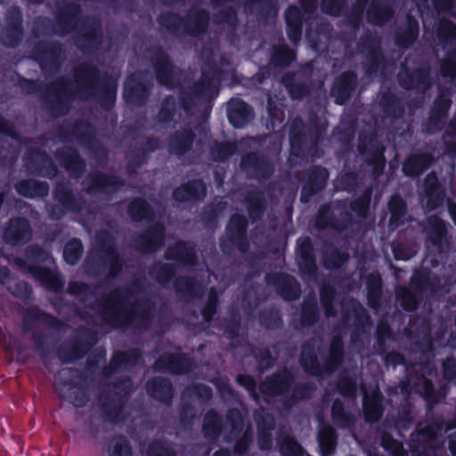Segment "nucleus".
Returning a JSON list of instances; mask_svg holds the SVG:
<instances>
[{
    "label": "nucleus",
    "instance_id": "43",
    "mask_svg": "<svg viewBox=\"0 0 456 456\" xmlns=\"http://www.w3.org/2000/svg\"><path fill=\"white\" fill-rule=\"evenodd\" d=\"M177 287L180 290H185L189 293H193L195 289L194 285L191 282H190V284H188V286L184 289L181 287L180 283H178Z\"/></svg>",
    "mask_w": 456,
    "mask_h": 456
},
{
    "label": "nucleus",
    "instance_id": "27",
    "mask_svg": "<svg viewBox=\"0 0 456 456\" xmlns=\"http://www.w3.org/2000/svg\"><path fill=\"white\" fill-rule=\"evenodd\" d=\"M149 456H174V452L163 444H156L151 447Z\"/></svg>",
    "mask_w": 456,
    "mask_h": 456
},
{
    "label": "nucleus",
    "instance_id": "55",
    "mask_svg": "<svg viewBox=\"0 0 456 456\" xmlns=\"http://www.w3.org/2000/svg\"><path fill=\"white\" fill-rule=\"evenodd\" d=\"M400 445L397 444H395V450L393 451L394 453L397 454V451L399 450Z\"/></svg>",
    "mask_w": 456,
    "mask_h": 456
},
{
    "label": "nucleus",
    "instance_id": "23",
    "mask_svg": "<svg viewBox=\"0 0 456 456\" xmlns=\"http://www.w3.org/2000/svg\"><path fill=\"white\" fill-rule=\"evenodd\" d=\"M163 238V229L162 227L159 226L153 231L150 232L147 235L146 240H147V249L151 250L154 249L157 246H159Z\"/></svg>",
    "mask_w": 456,
    "mask_h": 456
},
{
    "label": "nucleus",
    "instance_id": "22",
    "mask_svg": "<svg viewBox=\"0 0 456 456\" xmlns=\"http://www.w3.org/2000/svg\"><path fill=\"white\" fill-rule=\"evenodd\" d=\"M282 453L289 456H302L303 449L292 438H286L281 445Z\"/></svg>",
    "mask_w": 456,
    "mask_h": 456
},
{
    "label": "nucleus",
    "instance_id": "39",
    "mask_svg": "<svg viewBox=\"0 0 456 456\" xmlns=\"http://www.w3.org/2000/svg\"><path fill=\"white\" fill-rule=\"evenodd\" d=\"M421 436L431 439L436 436V432L433 430V427H428V429H420Z\"/></svg>",
    "mask_w": 456,
    "mask_h": 456
},
{
    "label": "nucleus",
    "instance_id": "20",
    "mask_svg": "<svg viewBox=\"0 0 456 456\" xmlns=\"http://www.w3.org/2000/svg\"><path fill=\"white\" fill-rule=\"evenodd\" d=\"M38 278L51 289L56 290L61 287V282L59 278L50 271H39Z\"/></svg>",
    "mask_w": 456,
    "mask_h": 456
},
{
    "label": "nucleus",
    "instance_id": "50",
    "mask_svg": "<svg viewBox=\"0 0 456 456\" xmlns=\"http://www.w3.org/2000/svg\"><path fill=\"white\" fill-rule=\"evenodd\" d=\"M446 366V363H444V367ZM444 376L447 378V379H452V373H451L450 371L446 370V369L444 368Z\"/></svg>",
    "mask_w": 456,
    "mask_h": 456
},
{
    "label": "nucleus",
    "instance_id": "46",
    "mask_svg": "<svg viewBox=\"0 0 456 456\" xmlns=\"http://www.w3.org/2000/svg\"><path fill=\"white\" fill-rule=\"evenodd\" d=\"M449 446L452 453L456 455V440H452Z\"/></svg>",
    "mask_w": 456,
    "mask_h": 456
},
{
    "label": "nucleus",
    "instance_id": "13",
    "mask_svg": "<svg viewBox=\"0 0 456 456\" xmlns=\"http://www.w3.org/2000/svg\"><path fill=\"white\" fill-rule=\"evenodd\" d=\"M424 187L428 196V205L430 208H434L436 204H431L433 198L439 199L441 196V192L437 184V178L434 174H430L427 176Z\"/></svg>",
    "mask_w": 456,
    "mask_h": 456
},
{
    "label": "nucleus",
    "instance_id": "47",
    "mask_svg": "<svg viewBox=\"0 0 456 456\" xmlns=\"http://www.w3.org/2000/svg\"><path fill=\"white\" fill-rule=\"evenodd\" d=\"M434 5L437 8V9H444L447 7V4H438V0H432Z\"/></svg>",
    "mask_w": 456,
    "mask_h": 456
},
{
    "label": "nucleus",
    "instance_id": "29",
    "mask_svg": "<svg viewBox=\"0 0 456 456\" xmlns=\"http://www.w3.org/2000/svg\"><path fill=\"white\" fill-rule=\"evenodd\" d=\"M338 388L342 391L344 395H353L354 390V384L351 380H343L338 384Z\"/></svg>",
    "mask_w": 456,
    "mask_h": 456
},
{
    "label": "nucleus",
    "instance_id": "48",
    "mask_svg": "<svg viewBox=\"0 0 456 456\" xmlns=\"http://www.w3.org/2000/svg\"><path fill=\"white\" fill-rule=\"evenodd\" d=\"M424 386H425V392L427 395H428L429 391L431 390L432 386L428 380L424 381Z\"/></svg>",
    "mask_w": 456,
    "mask_h": 456
},
{
    "label": "nucleus",
    "instance_id": "4",
    "mask_svg": "<svg viewBox=\"0 0 456 456\" xmlns=\"http://www.w3.org/2000/svg\"><path fill=\"white\" fill-rule=\"evenodd\" d=\"M206 193V187L201 181L185 184L175 191V200L182 201L189 199H200Z\"/></svg>",
    "mask_w": 456,
    "mask_h": 456
},
{
    "label": "nucleus",
    "instance_id": "31",
    "mask_svg": "<svg viewBox=\"0 0 456 456\" xmlns=\"http://www.w3.org/2000/svg\"><path fill=\"white\" fill-rule=\"evenodd\" d=\"M289 27V37L293 43L299 40L301 35V25L288 26Z\"/></svg>",
    "mask_w": 456,
    "mask_h": 456
},
{
    "label": "nucleus",
    "instance_id": "62",
    "mask_svg": "<svg viewBox=\"0 0 456 456\" xmlns=\"http://www.w3.org/2000/svg\"><path fill=\"white\" fill-rule=\"evenodd\" d=\"M385 447H387V441H384Z\"/></svg>",
    "mask_w": 456,
    "mask_h": 456
},
{
    "label": "nucleus",
    "instance_id": "6",
    "mask_svg": "<svg viewBox=\"0 0 456 456\" xmlns=\"http://www.w3.org/2000/svg\"><path fill=\"white\" fill-rule=\"evenodd\" d=\"M430 160L428 155L412 156L404 163L403 170L408 175H416L430 163Z\"/></svg>",
    "mask_w": 456,
    "mask_h": 456
},
{
    "label": "nucleus",
    "instance_id": "52",
    "mask_svg": "<svg viewBox=\"0 0 456 456\" xmlns=\"http://www.w3.org/2000/svg\"><path fill=\"white\" fill-rule=\"evenodd\" d=\"M166 109H167V108L165 107V109H163V110L160 111V118H161L162 119H166V118H167V115H166V110H167Z\"/></svg>",
    "mask_w": 456,
    "mask_h": 456
},
{
    "label": "nucleus",
    "instance_id": "1",
    "mask_svg": "<svg viewBox=\"0 0 456 456\" xmlns=\"http://www.w3.org/2000/svg\"><path fill=\"white\" fill-rule=\"evenodd\" d=\"M251 117V110L244 102L236 99L229 102L228 118L233 126H244Z\"/></svg>",
    "mask_w": 456,
    "mask_h": 456
},
{
    "label": "nucleus",
    "instance_id": "30",
    "mask_svg": "<svg viewBox=\"0 0 456 456\" xmlns=\"http://www.w3.org/2000/svg\"><path fill=\"white\" fill-rule=\"evenodd\" d=\"M442 73L446 77H453L456 75V62L447 61L442 66Z\"/></svg>",
    "mask_w": 456,
    "mask_h": 456
},
{
    "label": "nucleus",
    "instance_id": "16",
    "mask_svg": "<svg viewBox=\"0 0 456 456\" xmlns=\"http://www.w3.org/2000/svg\"><path fill=\"white\" fill-rule=\"evenodd\" d=\"M391 212V223H398L400 217L404 213V203L401 198L397 196L392 197L388 204Z\"/></svg>",
    "mask_w": 456,
    "mask_h": 456
},
{
    "label": "nucleus",
    "instance_id": "37",
    "mask_svg": "<svg viewBox=\"0 0 456 456\" xmlns=\"http://www.w3.org/2000/svg\"><path fill=\"white\" fill-rule=\"evenodd\" d=\"M372 281H373V285L371 288V295H370V304L374 305L372 297H373V295L378 294L376 289H379V277H378L377 275H374L372 277Z\"/></svg>",
    "mask_w": 456,
    "mask_h": 456
},
{
    "label": "nucleus",
    "instance_id": "33",
    "mask_svg": "<svg viewBox=\"0 0 456 456\" xmlns=\"http://www.w3.org/2000/svg\"><path fill=\"white\" fill-rule=\"evenodd\" d=\"M314 361L315 360L311 359L310 362H308L305 353L302 354L301 362L304 365V367L305 368V370L313 375H317V374H319V371L317 370H315V368L314 366Z\"/></svg>",
    "mask_w": 456,
    "mask_h": 456
},
{
    "label": "nucleus",
    "instance_id": "41",
    "mask_svg": "<svg viewBox=\"0 0 456 456\" xmlns=\"http://www.w3.org/2000/svg\"><path fill=\"white\" fill-rule=\"evenodd\" d=\"M448 208H449V212L451 214V216H452L454 224H456V204L450 202L448 205Z\"/></svg>",
    "mask_w": 456,
    "mask_h": 456
},
{
    "label": "nucleus",
    "instance_id": "7",
    "mask_svg": "<svg viewBox=\"0 0 456 456\" xmlns=\"http://www.w3.org/2000/svg\"><path fill=\"white\" fill-rule=\"evenodd\" d=\"M319 444L322 456H329L335 444L334 432L330 427H322L320 430Z\"/></svg>",
    "mask_w": 456,
    "mask_h": 456
},
{
    "label": "nucleus",
    "instance_id": "28",
    "mask_svg": "<svg viewBox=\"0 0 456 456\" xmlns=\"http://www.w3.org/2000/svg\"><path fill=\"white\" fill-rule=\"evenodd\" d=\"M134 78H129L125 86V96L126 98L129 99V101L134 102V97L135 96L137 93V89L134 86Z\"/></svg>",
    "mask_w": 456,
    "mask_h": 456
},
{
    "label": "nucleus",
    "instance_id": "8",
    "mask_svg": "<svg viewBox=\"0 0 456 456\" xmlns=\"http://www.w3.org/2000/svg\"><path fill=\"white\" fill-rule=\"evenodd\" d=\"M167 256L170 259H176L186 264H192L194 252L193 249L184 243L177 244L174 248H170Z\"/></svg>",
    "mask_w": 456,
    "mask_h": 456
},
{
    "label": "nucleus",
    "instance_id": "61",
    "mask_svg": "<svg viewBox=\"0 0 456 456\" xmlns=\"http://www.w3.org/2000/svg\"><path fill=\"white\" fill-rule=\"evenodd\" d=\"M304 243H305V244H306V245H308V244H309V240H304Z\"/></svg>",
    "mask_w": 456,
    "mask_h": 456
},
{
    "label": "nucleus",
    "instance_id": "57",
    "mask_svg": "<svg viewBox=\"0 0 456 456\" xmlns=\"http://www.w3.org/2000/svg\"><path fill=\"white\" fill-rule=\"evenodd\" d=\"M338 407H339V405H338V403H336V404L333 406V411H335Z\"/></svg>",
    "mask_w": 456,
    "mask_h": 456
},
{
    "label": "nucleus",
    "instance_id": "35",
    "mask_svg": "<svg viewBox=\"0 0 456 456\" xmlns=\"http://www.w3.org/2000/svg\"><path fill=\"white\" fill-rule=\"evenodd\" d=\"M341 354V345L338 340H335L331 346L332 361H337Z\"/></svg>",
    "mask_w": 456,
    "mask_h": 456
},
{
    "label": "nucleus",
    "instance_id": "24",
    "mask_svg": "<svg viewBox=\"0 0 456 456\" xmlns=\"http://www.w3.org/2000/svg\"><path fill=\"white\" fill-rule=\"evenodd\" d=\"M288 26L301 25V13L298 8L289 7L285 12Z\"/></svg>",
    "mask_w": 456,
    "mask_h": 456
},
{
    "label": "nucleus",
    "instance_id": "51",
    "mask_svg": "<svg viewBox=\"0 0 456 456\" xmlns=\"http://www.w3.org/2000/svg\"><path fill=\"white\" fill-rule=\"evenodd\" d=\"M158 77H159V80L162 84H167V83L168 82V80H167V79H166V78L162 77V76L160 75V73H159V72Z\"/></svg>",
    "mask_w": 456,
    "mask_h": 456
},
{
    "label": "nucleus",
    "instance_id": "17",
    "mask_svg": "<svg viewBox=\"0 0 456 456\" xmlns=\"http://www.w3.org/2000/svg\"><path fill=\"white\" fill-rule=\"evenodd\" d=\"M110 456H131L130 447L127 442L118 438L111 442Z\"/></svg>",
    "mask_w": 456,
    "mask_h": 456
},
{
    "label": "nucleus",
    "instance_id": "2",
    "mask_svg": "<svg viewBox=\"0 0 456 456\" xmlns=\"http://www.w3.org/2000/svg\"><path fill=\"white\" fill-rule=\"evenodd\" d=\"M30 236L28 224L24 219L12 220L4 232L5 240L9 243H17L27 240Z\"/></svg>",
    "mask_w": 456,
    "mask_h": 456
},
{
    "label": "nucleus",
    "instance_id": "45",
    "mask_svg": "<svg viewBox=\"0 0 456 456\" xmlns=\"http://www.w3.org/2000/svg\"><path fill=\"white\" fill-rule=\"evenodd\" d=\"M8 276V271L6 268H0V282H4L5 279Z\"/></svg>",
    "mask_w": 456,
    "mask_h": 456
},
{
    "label": "nucleus",
    "instance_id": "56",
    "mask_svg": "<svg viewBox=\"0 0 456 456\" xmlns=\"http://www.w3.org/2000/svg\"><path fill=\"white\" fill-rule=\"evenodd\" d=\"M215 297H216V296H215L214 291H211V292H210V295H209L210 301H213V300H214V298H215Z\"/></svg>",
    "mask_w": 456,
    "mask_h": 456
},
{
    "label": "nucleus",
    "instance_id": "9",
    "mask_svg": "<svg viewBox=\"0 0 456 456\" xmlns=\"http://www.w3.org/2000/svg\"><path fill=\"white\" fill-rule=\"evenodd\" d=\"M180 362V357L166 354L156 362L155 367L160 370H168L171 372L179 373L183 371V368L181 366Z\"/></svg>",
    "mask_w": 456,
    "mask_h": 456
},
{
    "label": "nucleus",
    "instance_id": "21",
    "mask_svg": "<svg viewBox=\"0 0 456 456\" xmlns=\"http://www.w3.org/2000/svg\"><path fill=\"white\" fill-rule=\"evenodd\" d=\"M186 395L192 399H209L212 396V391L204 385H197L190 387Z\"/></svg>",
    "mask_w": 456,
    "mask_h": 456
},
{
    "label": "nucleus",
    "instance_id": "42",
    "mask_svg": "<svg viewBox=\"0 0 456 456\" xmlns=\"http://www.w3.org/2000/svg\"><path fill=\"white\" fill-rule=\"evenodd\" d=\"M406 297L409 299V303L405 302V308L411 309L415 305L414 298L409 293L406 294Z\"/></svg>",
    "mask_w": 456,
    "mask_h": 456
},
{
    "label": "nucleus",
    "instance_id": "54",
    "mask_svg": "<svg viewBox=\"0 0 456 456\" xmlns=\"http://www.w3.org/2000/svg\"><path fill=\"white\" fill-rule=\"evenodd\" d=\"M215 456H229V454L226 452H220L216 453Z\"/></svg>",
    "mask_w": 456,
    "mask_h": 456
},
{
    "label": "nucleus",
    "instance_id": "58",
    "mask_svg": "<svg viewBox=\"0 0 456 456\" xmlns=\"http://www.w3.org/2000/svg\"><path fill=\"white\" fill-rule=\"evenodd\" d=\"M236 450L238 451L239 453L242 452V450L240 448V445L237 446Z\"/></svg>",
    "mask_w": 456,
    "mask_h": 456
},
{
    "label": "nucleus",
    "instance_id": "34",
    "mask_svg": "<svg viewBox=\"0 0 456 456\" xmlns=\"http://www.w3.org/2000/svg\"><path fill=\"white\" fill-rule=\"evenodd\" d=\"M229 419L233 422V426L236 429L241 428L242 419L239 411H232L229 414Z\"/></svg>",
    "mask_w": 456,
    "mask_h": 456
},
{
    "label": "nucleus",
    "instance_id": "26",
    "mask_svg": "<svg viewBox=\"0 0 456 456\" xmlns=\"http://www.w3.org/2000/svg\"><path fill=\"white\" fill-rule=\"evenodd\" d=\"M246 225V220L245 217L242 216H234L230 224H229V229L235 228V232L237 235H240L244 230Z\"/></svg>",
    "mask_w": 456,
    "mask_h": 456
},
{
    "label": "nucleus",
    "instance_id": "10",
    "mask_svg": "<svg viewBox=\"0 0 456 456\" xmlns=\"http://www.w3.org/2000/svg\"><path fill=\"white\" fill-rule=\"evenodd\" d=\"M289 383L288 373H282L270 380H268L263 387L265 392L269 393L271 395L281 394L287 388Z\"/></svg>",
    "mask_w": 456,
    "mask_h": 456
},
{
    "label": "nucleus",
    "instance_id": "15",
    "mask_svg": "<svg viewBox=\"0 0 456 456\" xmlns=\"http://www.w3.org/2000/svg\"><path fill=\"white\" fill-rule=\"evenodd\" d=\"M363 411L368 421L373 422L381 415V407L379 401H363Z\"/></svg>",
    "mask_w": 456,
    "mask_h": 456
},
{
    "label": "nucleus",
    "instance_id": "49",
    "mask_svg": "<svg viewBox=\"0 0 456 456\" xmlns=\"http://www.w3.org/2000/svg\"><path fill=\"white\" fill-rule=\"evenodd\" d=\"M320 175L322 179L324 181L327 178V172L325 169H319Z\"/></svg>",
    "mask_w": 456,
    "mask_h": 456
},
{
    "label": "nucleus",
    "instance_id": "59",
    "mask_svg": "<svg viewBox=\"0 0 456 456\" xmlns=\"http://www.w3.org/2000/svg\"><path fill=\"white\" fill-rule=\"evenodd\" d=\"M307 261L309 262V265H310V266H312V265H313V264H314V263H313V261H312V259H308Z\"/></svg>",
    "mask_w": 456,
    "mask_h": 456
},
{
    "label": "nucleus",
    "instance_id": "3",
    "mask_svg": "<svg viewBox=\"0 0 456 456\" xmlns=\"http://www.w3.org/2000/svg\"><path fill=\"white\" fill-rule=\"evenodd\" d=\"M355 84L353 73L344 74L334 85L331 94L336 97V102L342 104L349 96L350 91Z\"/></svg>",
    "mask_w": 456,
    "mask_h": 456
},
{
    "label": "nucleus",
    "instance_id": "18",
    "mask_svg": "<svg viewBox=\"0 0 456 456\" xmlns=\"http://www.w3.org/2000/svg\"><path fill=\"white\" fill-rule=\"evenodd\" d=\"M129 211L134 219L148 217L149 209L147 203L142 200H136L130 205Z\"/></svg>",
    "mask_w": 456,
    "mask_h": 456
},
{
    "label": "nucleus",
    "instance_id": "14",
    "mask_svg": "<svg viewBox=\"0 0 456 456\" xmlns=\"http://www.w3.org/2000/svg\"><path fill=\"white\" fill-rule=\"evenodd\" d=\"M427 230L430 233V237L434 242H436L443 237L445 227L441 219L436 216H433L428 219Z\"/></svg>",
    "mask_w": 456,
    "mask_h": 456
},
{
    "label": "nucleus",
    "instance_id": "19",
    "mask_svg": "<svg viewBox=\"0 0 456 456\" xmlns=\"http://www.w3.org/2000/svg\"><path fill=\"white\" fill-rule=\"evenodd\" d=\"M203 428L207 436L216 434L219 429V422L218 416L216 412H209L206 415Z\"/></svg>",
    "mask_w": 456,
    "mask_h": 456
},
{
    "label": "nucleus",
    "instance_id": "5",
    "mask_svg": "<svg viewBox=\"0 0 456 456\" xmlns=\"http://www.w3.org/2000/svg\"><path fill=\"white\" fill-rule=\"evenodd\" d=\"M18 192L25 197H42L47 194L48 187L45 183L35 180L20 182L16 185Z\"/></svg>",
    "mask_w": 456,
    "mask_h": 456
},
{
    "label": "nucleus",
    "instance_id": "11",
    "mask_svg": "<svg viewBox=\"0 0 456 456\" xmlns=\"http://www.w3.org/2000/svg\"><path fill=\"white\" fill-rule=\"evenodd\" d=\"M147 390L151 396L165 397L170 395L171 386L165 379H155L148 382Z\"/></svg>",
    "mask_w": 456,
    "mask_h": 456
},
{
    "label": "nucleus",
    "instance_id": "44",
    "mask_svg": "<svg viewBox=\"0 0 456 456\" xmlns=\"http://www.w3.org/2000/svg\"><path fill=\"white\" fill-rule=\"evenodd\" d=\"M399 79H400V81H401L402 85H403L404 87H411V86H414V82H413V81H411V82H409V83H407V82L403 81V72H401V73L399 74Z\"/></svg>",
    "mask_w": 456,
    "mask_h": 456
},
{
    "label": "nucleus",
    "instance_id": "53",
    "mask_svg": "<svg viewBox=\"0 0 456 456\" xmlns=\"http://www.w3.org/2000/svg\"><path fill=\"white\" fill-rule=\"evenodd\" d=\"M288 53V62L290 61L293 59V53L290 51H287Z\"/></svg>",
    "mask_w": 456,
    "mask_h": 456
},
{
    "label": "nucleus",
    "instance_id": "38",
    "mask_svg": "<svg viewBox=\"0 0 456 456\" xmlns=\"http://www.w3.org/2000/svg\"><path fill=\"white\" fill-rule=\"evenodd\" d=\"M369 198L370 195H367L363 200H362L361 206L359 207V208H355L359 215H363L365 213V210L368 206Z\"/></svg>",
    "mask_w": 456,
    "mask_h": 456
},
{
    "label": "nucleus",
    "instance_id": "25",
    "mask_svg": "<svg viewBox=\"0 0 456 456\" xmlns=\"http://www.w3.org/2000/svg\"><path fill=\"white\" fill-rule=\"evenodd\" d=\"M449 108H450V102L445 98L441 99L436 104L435 110L432 113V118H434V119L441 118L442 117H444L445 115V113Z\"/></svg>",
    "mask_w": 456,
    "mask_h": 456
},
{
    "label": "nucleus",
    "instance_id": "32",
    "mask_svg": "<svg viewBox=\"0 0 456 456\" xmlns=\"http://www.w3.org/2000/svg\"><path fill=\"white\" fill-rule=\"evenodd\" d=\"M238 382L248 390H252L255 387V382L250 376L240 375L238 377Z\"/></svg>",
    "mask_w": 456,
    "mask_h": 456
},
{
    "label": "nucleus",
    "instance_id": "36",
    "mask_svg": "<svg viewBox=\"0 0 456 456\" xmlns=\"http://www.w3.org/2000/svg\"><path fill=\"white\" fill-rule=\"evenodd\" d=\"M335 1L336 0H323L322 9L332 15H336L338 12L337 9L331 4V3Z\"/></svg>",
    "mask_w": 456,
    "mask_h": 456
},
{
    "label": "nucleus",
    "instance_id": "60",
    "mask_svg": "<svg viewBox=\"0 0 456 456\" xmlns=\"http://www.w3.org/2000/svg\"><path fill=\"white\" fill-rule=\"evenodd\" d=\"M200 30V28H199V29H197V30H193V31H191V32H192L193 34H196V33H198Z\"/></svg>",
    "mask_w": 456,
    "mask_h": 456
},
{
    "label": "nucleus",
    "instance_id": "40",
    "mask_svg": "<svg viewBox=\"0 0 456 456\" xmlns=\"http://www.w3.org/2000/svg\"><path fill=\"white\" fill-rule=\"evenodd\" d=\"M215 309L212 304H210L203 312L204 317L207 321H209L211 316L214 314Z\"/></svg>",
    "mask_w": 456,
    "mask_h": 456
},
{
    "label": "nucleus",
    "instance_id": "12",
    "mask_svg": "<svg viewBox=\"0 0 456 456\" xmlns=\"http://www.w3.org/2000/svg\"><path fill=\"white\" fill-rule=\"evenodd\" d=\"M83 248L78 240H70L64 248L63 257L69 265H75L82 255Z\"/></svg>",
    "mask_w": 456,
    "mask_h": 456
}]
</instances>
